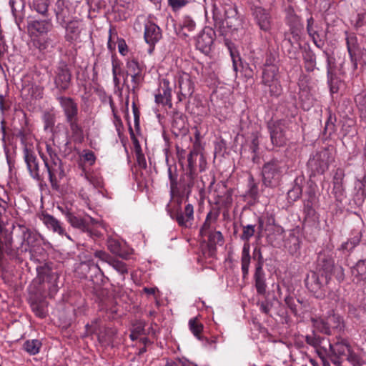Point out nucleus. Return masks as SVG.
<instances>
[{"label": "nucleus", "mask_w": 366, "mask_h": 366, "mask_svg": "<svg viewBox=\"0 0 366 366\" xmlns=\"http://www.w3.org/2000/svg\"><path fill=\"white\" fill-rule=\"evenodd\" d=\"M43 239L37 232L24 224H13L11 234L5 237V257L16 264H21L29 258L36 263L44 262L48 257L42 245Z\"/></svg>", "instance_id": "obj_1"}, {"label": "nucleus", "mask_w": 366, "mask_h": 366, "mask_svg": "<svg viewBox=\"0 0 366 366\" xmlns=\"http://www.w3.org/2000/svg\"><path fill=\"white\" fill-rule=\"evenodd\" d=\"M197 175V172L183 171L178 181V174L176 168L173 172L172 167H169L168 177L170 183V195L172 198L177 197L182 199L185 197L187 200L194 185ZM182 200L178 201V204H180Z\"/></svg>", "instance_id": "obj_2"}, {"label": "nucleus", "mask_w": 366, "mask_h": 366, "mask_svg": "<svg viewBox=\"0 0 366 366\" xmlns=\"http://www.w3.org/2000/svg\"><path fill=\"white\" fill-rule=\"evenodd\" d=\"M313 330L328 336L339 333L345 328L342 318L337 314L330 313L327 316L311 319Z\"/></svg>", "instance_id": "obj_3"}, {"label": "nucleus", "mask_w": 366, "mask_h": 366, "mask_svg": "<svg viewBox=\"0 0 366 366\" xmlns=\"http://www.w3.org/2000/svg\"><path fill=\"white\" fill-rule=\"evenodd\" d=\"M326 277L334 276L341 282L345 280L344 269L340 265H335L334 259L325 252H320L317 259L316 270Z\"/></svg>", "instance_id": "obj_4"}, {"label": "nucleus", "mask_w": 366, "mask_h": 366, "mask_svg": "<svg viewBox=\"0 0 366 366\" xmlns=\"http://www.w3.org/2000/svg\"><path fill=\"white\" fill-rule=\"evenodd\" d=\"M305 283L307 290L319 299H323L331 290L330 277H326L317 271H310L307 274Z\"/></svg>", "instance_id": "obj_5"}, {"label": "nucleus", "mask_w": 366, "mask_h": 366, "mask_svg": "<svg viewBox=\"0 0 366 366\" xmlns=\"http://www.w3.org/2000/svg\"><path fill=\"white\" fill-rule=\"evenodd\" d=\"M283 169L282 162L275 158L264 163L262 169L263 184L270 188L278 187L283 174Z\"/></svg>", "instance_id": "obj_6"}, {"label": "nucleus", "mask_w": 366, "mask_h": 366, "mask_svg": "<svg viewBox=\"0 0 366 366\" xmlns=\"http://www.w3.org/2000/svg\"><path fill=\"white\" fill-rule=\"evenodd\" d=\"M289 119L269 120L267 123V129L269 134L270 141L274 147H282L287 144L288 140L286 131L289 128Z\"/></svg>", "instance_id": "obj_7"}, {"label": "nucleus", "mask_w": 366, "mask_h": 366, "mask_svg": "<svg viewBox=\"0 0 366 366\" xmlns=\"http://www.w3.org/2000/svg\"><path fill=\"white\" fill-rule=\"evenodd\" d=\"M333 161L332 149L325 148L316 152L307 162V167L311 172L310 177L323 174Z\"/></svg>", "instance_id": "obj_8"}, {"label": "nucleus", "mask_w": 366, "mask_h": 366, "mask_svg": "<svg viewBox=\"0 0 366 366\" xmlns=\"http://www.w3.org/2000/svg\"><path fill=\"white\" fill-rule=\"evenodd\" d=\"M241 227L242 228V233L240 235V238L244 242L241 256V269L243 279H246L249 274V268L251 261L249 240L255 233L256 224L244 225L241 224Z\"/></svg>", "instance_id": "obj_9"}, {"label": "nucleus", "mask_w": 366, "mask_h": 366, "mask_svg": "<svg viewBox=\"0 0 366 366\" xmlns=\"http://www.w3.org/2000/svg\"><path fill=\"white\" fill-rule=\"evenodd\" d=\"M252 258L256 261L254 274V287L258 295H264L266 293L267 284L265 273L263 270L264 259L260 247H256L254 249Z\"/></svg>", "instance_id": "obj_10"}, {"label": "nucleus", "mask_w": 366, "mask_h": 366, "mask_svg": "<svg viewBox=\"0 0 366 366\" xmlns=\"http://www.w3.org/2000/svg\"><path fill=\"white\" fill-rule=\"evenodd\" d=\"M305 340L307 344L315 349L320 359L328 357L331 360L332 343L329 339L320 336L315 330H312V334L307 335Z\"/></svg>", "instance_id": "obj_11"}, {"label": "nucleus", "mask_w": 366, "mask_h": 366, "mask_svg": "<svg viewBox=\"0 0 366 366\" xmlns=\"http://www.w3.org/2000/svg\"><path fill=\"white\" fill-rule=\"evenodd\" d=\"M324 56L327 61V82L330 88L331 94H336L339 92L340 86L342 85V81L337 73L335 58L332 52L328 50H323Z\"/></svg>", "instance_id": "obj_12"}, {"label": "nucleus", "mask_w": 366, "mask_h": 366, "mask_svg": "<svg viewBox=\"0 0 366 366\" xmlns=\"http://www.w3.org/2000/svg\"><path fill=\"white\" fill-rule=\"evenodd\" d=\"M250 11L254 22L259 29L264 32H269L273 24L270 11L262 6L254 4L251 5Z\"/></svg>", "instance_id": "obj_13"}, {"label": "nucleus", "mask_w": 366, "mask_h": 366, "mask_svg": "<svg viewBox=\"0 0 366 366\" xmlns=\"http://www.w3.org/2000/svg\"><path fill=\"white\" fill-rule=\"evenodd\" d=\"M54 84L60 92H64L70 87L71 72L64 61H60L54 71Z\"/></svg>", "instance_id": "obj_14"}, {"label": "nucleus", "mask_w": 366, "mask_h": 366, "mask_svg": "<svg viewBox=\"0 0 366 366\" xmlns=\"http://www.w3.org/2000/svg\"><path fill=\"white\" fill-rule=\"evenodd\" d=\"M337 340L332 343L331 362L335 366H342V360L352 350L347 339L336 337Z\"/></svg>", "instance_id": "obj_15"}, {"label": "nucleus", "mask_w": 366, "mask_h": 366, "mask_svg": "<svg viewBox=\"0 0 366 366\" xmlns=\"http://www.w3.org/2000/svg\"><path fill=\"white\" fill-rule=\"evenodd\" d=\"M23 154L30 176L36 181H42L44 179V173H41L39 160L35 152L26 145L23 149Z\"/></svg>", "instance_id": "obj_16"}, {"label": "nucleus", "mask_w": 366, "mask_h": 366, "mask_svg": "<svg viewBox=\"0 0 366 366\" xmlns=\"http://www.w3.org/2000/svg\"><path fill=\"white\" fill-rule=\"evenodd\" d=\"M215 31L210 27H205L196 39V47L204 54H208L213 46Z\"/></svg>", "instance_id": "obj_17"}, {"label": "nucleus", "mask_w": 366, "mask_h": 366, "mask_svg": "<svg viewBox=\"0 0 366 366\" xmlns=\"http://www.w3.org/2000/svg\"><path fill=\"white\" fill-rule=\"evenodd\" d=\"M44 167L46 169L51 188L56 191L59 190V182L65 176L62 162L49 164L46 162Z\"/></svg>", "instance_id": "obj_18"}, {"label": "nucleus", "mask_w": 366, "mask_h": 366, "mask_svg": "<svg viewBox=\"0 0 366 366\" xmlns=\"http://www.w3.org/2000/svg\"><path fill=\"white\" fill-rule=\"evenodd\" d=\"M61 107L63 109L65 121L79 118L78 104L69 97L59 96L56 97Z\"/></svg>", "instance_id": "obj_19"}, {"label": "nucleus", "mask_w": 366, "mask_h": 366, "mask_svg": "<svg viewBox=\"0 0 366 366\" xmlns=\"http://www.w3.org/2000/svg\"><path fill=\"white\" fill-rule=\"evenodd\" d=\"M345 34L347 49L352 64L353 70H356L357 69L358 56L362 49L360 47L357 37L355 33H348L346 31Z\"/></svg>", "instance_id": "obj_20"}, {"label": "nucleus", "mask_w": 366, "mask_h": 366, "mask_svg": "<svg viewBox=\"0 0 366 366\" xmlns=\"http://www.w3.org/2000/svg\"><path fill=\"white\" fill-rule=\"evenodd\" d=\"M172 118V133L177 137L186 135L188 132L187 116L178 110H174Z\"/></svg>", "instance_id": "obj_21"}, {"label": "nucleus", "mask_w": 366, "mask_h": 366, "mask_svg": "<svg viewBox=\"0 0 366 366\" xmlns=\"http://www.w3.org/2000/svg\"><path fill=\"white\" fill-rule=\"evenodd\" d=\"M170 216L177 221L179 226L189 228L192 226L194 220V207L192 204L188 203L184 207V212L177 210Z\"/></svg>", "instance_id": "obj_22"}, {"label": "nucleus", "mask_w": 366, "mask_h": 366, "mask_svg": "<svg viewBox=\"0 0 366 366\" xmlns=\"http://www.w3.org/2000/svg\"><path fill=\"white\" fill-rule=\"evenodd\" d=\"M178 86L179 89L178 98L182 101V98L190 97L194 91V84L190 75L183 72L178 77Z\"/></svg>", "instance_id": "obj_23"}, {"label": "nucleus", "mask_w": 366, "mask_h": 366, "mask_svg": "<svg viewBox=\"0 0 366 366\" xmlns=\"http://www.w3.org/2000/svg\"><path fill=\"white\" fill-rule=\"evenodd\" d=\"M161 29L153 22L145 24L144 37L145 41L150 46L149 52L154 50V45L162 39Z\"/></svg>", "instance_id": "obj_24"}, {"label": "nucleus", "mask_w": 366, "mask_h": 366, "mask_svg": "<svg viewBox=\"0 0 366 366\" xmlns=\"http://www.w3.org/2000/svg\"><path fill=\"white\" fill-rule=\"evenodd\" d=\"M225 24L229 31H237L243 28L242 19L237 15L234 8H229L225 11V18L222 23Z\"/></svg>", "instance_id": "obj_25"}, {"label": "nucleus", "mask_w": 366, "mask_h": 366, "mask_svg": "<svg viewBox=\"0 0 366 366\" xmlns=\"http://www.w3.org/2000/svg\"><path fill=\"white\" fill-rule=\"evenodd\" d=\"M40 275H43V281L48 284V289L50 293H55L57 291V281L59 275L57 272H53L47 265L36 268Z\"/></svg>", "instance_id": "obj_26"}, {"label": "nucleus", "mask_w": 366, "mask_h": 366, "mask_svg": "<svg viewBox=\"0 0 366 366\" xmlns=\"http://www.w3.org/2000/svg\"><path fill=\"white\" fill-rule=\"evenodd\" d=\"M344 177L345 172L343 169L337 168L333 177L332 193L335 195L336 200L339 202H342L345 197V191L343 186Z\"/></svg>", "instance_id": "obj_27"}, {"label": "nucleus", "mask_w": 366, "mask_h": 366, "mask_svg": "<svg viewBox=\"0 0 366 366\" xmlns=\"http://www.w3.org/2000/svg\"><path fill=\"white\" fill-rule=\"evenodd\" d=\"M12 15L19 30L25 17V3L24 0H9Z\"/></svg>", "instance_id": "obj_28"}, {"label": "nucleus", "mask_w": 366, "mask_h": 366, "mask_svg": "<svg viewBox=\"0 0 366 366\" xmlns=\"http://www.w3.org/2000/svg\"><path fill=\"white\" fill-rule=\"evenodd\" d=\"M59 209L61 210V212L65 215L66 220L71 227L78 229L83 232L84 230L88 229L89 222H86V219L76 216L74 213L71 212L67 207L62 208L59 207Z\"/></svg>", "instance_id": "obj_29"}, {"label": "nucleus", "mask_w": 366, "mask_h": 366, "mask_svg": "<svg viewBox=\"0 0 366 366\" xmlns=\"http://www.w3.org/2000/svg\"><path fill=\"white\" fill-rule=\"evenodd\" d=\"M215 204L228 208L232 203V190L227 189L222 185L219 189L214 191Z\"/></svg>", "instance_id": "obj_30"}, {"label": "nucleus", "mask_w": 366, "mask_h": 366, "mask_svg": "<svg viewBox=\"0 0 366 366\" xmlns=\"http://www.w3.org/2000/svg\"><path fill=\"white\" fill-rule=\"evenodd\" d=\"M54 11L56 22L59 24L60 26H64L70 15L69 8L65 1L57 0L54 8Z\"/></svg>", "instance_id": "obj_31"}, {"label": "nucleus", "mask_w": 366, "mask_h": 366, "mask_svg": "<svg viewBox=\"0 0 366 366\" xmlns=\"http://www.w3.org/2000/svg\"><path fill=\"white\" fill-rule=\"evenodd\" d=\"M285 21L287 24L290 26L291 33L293 34H297L302 29L300 17L296 14L293 7L290 6L286 9Z\"/></svg>", "instance_id": "obj_32"}, {"label": "nucleus", "mask_w": 366, "mask_h": 366, "mask_svg": "<svg viewBox=\"0 0 366 366\" xmlns=\"http://www.w3.org/2000/svg\"><path fill=\"white\" fill-rule=\"evenodd\" d=\"M70 129L71 140L76 143H81L84 139L83 127L79 123V117L66 122Z\"/></svg>", "instance_id": "obj_33"}, {"label": "nucleus", "mask_w": 366, "mask_h": 366, "mask_svg": "<svg viewBox=\"0 0 366 366\" xmlns=\"http://www.w3.org/2000/svg\"><path fill=\"white\" fill-rule=\"evenodd\" d=\"M307 31L312 39L314 44L319 49H322L325 41L320 38V30L317 25H315V20L311 16L307 21Z\"/></svg>", "instance_id": "obj_34"}, {"label": "nucleus", "mask_w": 366, "mask_h": 366, "mask_svg": "<svg viewBox=\"0 0 366 366\" xmlns=\"http://www.w3.org/2000/svg\"><path fill=\"white\" fill-rule=\"evenodd\" d=\"M41 220L47 228L60 235H65L68 239H70V237L65 232L64 229L61 227L60 222L54 216L49 214H42Z\"/></svg>", "instance_id": "obj_35"}, {"label": "nucleus", "mask_w": 366, "mask_h": 366, "mask_svg": "<svg viewBox=\"0 0 366 366\" xmlns=\"http://www.w3.org/2000/svg\"><path fill=\"white\" fill-rule=\"evenodd\" d=\"M219 214L218 211L211 210L207 213L204 222L199 230V234L202 237H204L207 234L215 230L214 224L218 219Z\"/></svg>", "instance_id": "obj_36"}, {"label": "nucleus", "mask_w": 366, "mask_h": 366, "mask_svg": "<svg viewBox=\"0 0 366 366\" xmlns=\"http://www.w3.org/2000/svg\"><path fill=\"white\" fill-rule=\"evenodd\" d=\"M7 203L0 198V260L5 258L6 253L4 252L5 237L10 236L11 234V230L9 232L4 227L3 222L1 220L2 214L6 212Z\"/></svg>", "instance_id": "obj_37"}, {"label": "nucleus", "mask_w": 366, "mask_h": 366, "mask_svg": "<svg viewBox=\"0 0 366 366\" xmlns=\"http://www.w3.org/2000/svg\"><path fill=\"white\" fill-rule=\"evenodd\" d=\"M61 26L66 29L65 39L67 41L73 42L79 37L81 29L79 21L71 20L66 22L64 26Z\"/></svg>", "instance_id": "obj_38"}, {"label": "nucleus", "mask_w": 366, "mask_h": 366, "mask_svg": "<svg viewBox=\"0 0 366 366\" xmlns=\"http://www.w3.org/2000/svg\"><path fill=\"white\" fill-rule=\"evenodd\" d=\"M52 24L51 19L46 20H33L28 22L27 28L29 31H36L40 34H47L51 29Z\"/></svg>", "instance_id": "obj_39"}, {"label": "nucleus", "mask_w": 366, "mask_h": 366, "mask_svg": "<svg viewBox=\"0 0 366 366\" xmlns=\"http://www.w3.org/2000/svg\"><path fill=\"white\" fill-rule=\"evenodd\" d=\"M47 306V302L43 298H40L36 296L31 298L30 307L31 310L37 317L40 318H44L46 316Z\"/></svg>", "instance_id": "obj_40"}, {"label": "nucleus", "mask_w": 366, "mask_h": 366, "mask_svg": "<svg viewBox=\"0 0 366 366\" xmlns=\"http://www.w3.org/2000/svg\"><path fill=\"white\" fill-rule=\"evenodd\" d=\"M304 67L307 72L315 71L317 65L316 54L310 47L305 48L302 52Z\"/></svg>", "instance_id": "obj_41"}, {"label": "nucleus", "mask_w": 366, "mask_h": 366, "mask_svg": "<svg viewBox=\"0 0 366 366\" xmlns=\"http://www.w3.org/2000/svg\"><path fill=\"white\" fill-rule=\"evenodd\" d=\"M354 198L357 204H362L366 199V174L355 181Z\"/></svg>", "instance_id": "obj_42"}, {"label": "nucleus", "mask_w": 366, "mask_h": 366, "mask_svg": "<svg viewBox=\"0 0 366 366\" xmlns=\"http://www.w3.org/2000/svg\"><path fill=\"white\" fill-rule=\"evenodd\" d=\"M353 281L357 282L363 281L366 282V259H360L356 264L351 268Z\"/></svg>", "instance_id": "obj_43"}, {"label": "nucleus", "mask_w": 366, "mask_h": 366, "mask_svg": "<svg viewBox=\"0 0 366 366\" xmlns=\"http://www.w3.org/2000/svg\"><path fill=\"white\" fill-rule=\"evenodd\" d=\"M155 102L158 104L168 105L172 107V89L168 86L159 89L158 93L155 94Z\"/></svg>", "instance_id": "obj_44"}, {"label": "nucleus", "mask_w": 366, "mask_h": 366, "mask_svg": "<svg viewBox=\"0 0 366 366\" xmlns=\"http://www.w3.org/2000/svg\"><path fill=\"white\" fill-rule=\"evenodd\" d=\"M206 236L208 237L207 247L211 252L216 251L217 244L222 245L224 243V237L220 231L215 229L207 234Z\"/></svg>", "instance_id": "obj_45"}, {"label": "nucleus", "mask_w": 366, "mask_h": 366, "mask_svg": "<svg viewBox=\"0 0 366 366\" xmlns=\"http://www.w3.org/2000/svg\"><path fill=\"white\" fill-rule=\"evenodd\" d=\"M302 181V177H297L295 178L292 188L287 192V199L289 202H295L301 197L302 192L301 184Z\"/></svg>", "instance_id": "obj_46"}, {"label": "nucleus", "mask_w": 366, "mask_h": 366, "mask_svg": "<svg viewBox=\"0 0 366 366\" xmlns=\"http://www.w3.org/2000/svg\"><path fill=\"white\" fill-rule=\"evenodd\" d=\"M101 320L99 318H95L90 324L86 325V335L97 334L98 340L100 342H106L104 336L102 335V328L100 326Z\"/></svg>", "instance_id": "obj_47"}, {"label": "nucleus", "mask_w": 366, "mask_h": 366, "mask_svg": "<svg viewBox=\"0 0 366 366\" xmlns=\"http://www.w3.org/2000/svg\"><path fill=\"white\" fill-rule=\"evenodd\" d=\"M51 0H33L31 8L44 17H48L49 7Z\"/></svg>", "instance_id": "obj_48"}, {"label": "nucleus", "mask_w": 366, "mask_h": 366, "mask_svg": "<svg viewBox=\"0 0 366 366\" xmlns=\"http://www.w3.org/2000/svg\"><path fill=\"white\" fill-rule=\"evenodd\" d=\"M199 158L201 162H204V158L202 154H199V152L197 149H193L190 151L189 154L187 156V164L185 167L182 165L183 171L190 172H196V163L197 158Z\"/></svg>", "instance_id": "obj_49"}, {"label": "nucleus", "mask_w": 366, "mask_h": 366, "mask_svg": "<svg viewBox=\"0 0 366 366\" xmlns=\"http://www.w3.org/2000/svg\"><path fill=\"white\" fill-rule=\"evenodd\" d=\"M262 80H280L279 68L277 66H270L263 69Z\"/></svg>", "instance_id": "obj_50"}, {"label": "nucleus", "mask_w": 366, "mask_h": 366, "mask_svg": "<svg viewBox=\"0 0 366 366\" xmlns=\"http://www.w3.org/2000/svg\"><path fill=\"white\" fill-rule=\"evenodd\" d=\"M41 342L38 340H26L23 345L24 349L29 355H34L39 352Z\"/></svg>", "instance_id": "obj_51"}, {"label": "nucleus", "mask_w": 366, "mask_h": 366, "mask_svg": "<svg viewBox=\"0 0 366 366\" xmlns=\"http://www.w3.org/2000/svg\"><path fill=\"white\" fill-rule=\"evenodd\" d=\"M189 330L192 332V334L199 340H202L203 336L201 335V333L203 330L204 326L199 322L197 317L192 318L189 321Z\"/></svg>", "instance_id": "obj_52"}, {"label": "nucleus", "mask_w": 366, "mask_h": 366, "mask_svg": "<svg viewBox=\"0 0 366 366\" xmlns=\"http://www.w3.org/2000/svg\"><path fill=\"white\" fill-rule=\"evenodd\" d=\"M355 101L358 108L360 116L366 120V94H358L355 97Z\"/></svg>", "instance_id": "obj_53"}, {"label": "nucleus", "mask_w": 366, "mask_h": 366, "mask_svg": "<svg viewBox=\"0 0 366 366\" xmlns=\"http://www.w3.org/2000/svg\"><path fill=\"white\" fill-rule=\"evenodd\" d=\"M46 152L49 155V157H46L43 154H41V158L44 162V164L46 165V162L54 163L58 162H61V159L59 157L56 150L52 148V147L49 144H46Z\"/></svg>", "instance_id": "obj_54"}, {"label": "nucleus", "mask_w": 366, "mask_h": 366, "mask_svg": "<svg viewBox=\"0 0 366 366\" xmlns=\"http://www.w3.org/2000/svg\"><path fill=\"white\" fill-rule=\"evenodd\" d=\"M276 305H280V301L274 298L272 300H266L261 302L259 303V308L263 313L272 317V315L270 313V312L272 309H274V307H276Z\"/></svg>", "instance_id": "obj_55"}, {"label": "nucleus", "mask_w": 366, "mask_h": 366, "mask_svg": "<svg viewBox=\"0 0 366 366\" xmlns=\"http://www.w3.org/2000/svg\"><path fill=\"white\" fill-rule=\"evenodd\" d=\"M336 117L330 112L328 114L327 121L325 122L323 134L325 136L330 137L335 132Z\"/></svg>", "instance_id": "obj_56"}, {"label": "nucleus", "mask_w": 366, "mask_h": 366, "mask_svg": "<svg viewBox=\"0 0 366 366\" xmlns=\"http://www.w3.org/2000/svg\"><path fill=\"white\" fill-rule=\"evenodd\" d=\"M107 247L112 254L121 257H124V255L122 253L121 244L117 239L109 238L107 239Z\"/></svg>", "instance_id": "obj_57"}, {"label": "nucleus", "mask_w": 366, "mask_h": 366, "mask_svg": "<svg viewBox=\"0 0 366 366\" xmlns=\"http://www.w3.org/2000/svg\"><path fill=\"white\" fill-rule=\"evenodd\" d=\"M285 302L295 315H297L300 312L302 311V307H300V305H298L295 297L288 295L285 297Z\"/></svg>", "instance_id": "obj_58"}, {"label": "nucleus", "mask_w": 366, "mask_h": 366, "mask_svg": "<svg viewBox=\"0 0 366 366\" xmlns=\"http://www.w3.org/2000/svg\"><path fill=\"white\" fill-rule=\"evenodd\" d=\"M344 360L347 361L352 366H362L364 364L362 357L358 354L355 353L353 350Z\"/></svg>", "instance_id": "obj_59"}, {"label": "nucleus", "mask_w": 366, "mask_h": 366, "mask_svg": "<svg viewBox=\"0 0 366 366\" xmlns=\"http://www.w3.org/2000/svg\"><path fill=\"white\" fill-rule=\"evenodd\" d=\"M109 264L122 275L128 273L127 266L122 261L113 258Z\"/></svg>", "instance_id": "obj_60"}, {"label": "nucleus", "mask_w": 366, "mask_h": 366, "mask_svg": "<svg viewBox=\"0 0 366 366\" xmlns=\"http://www.w3.org/2000/svg\"><path fill=\"white\" fill-rule=\"evenodd\" d=\"M43 122L44 129H52L55 124V115L50 112H45L43 114Z\"/></svg>", "instance_id": "obj_61"}, {"label": "nucleus", "mask_w": 366, "mask_h": 366, "mask_svg": "<svg viewBox=\"0 0 366 366\" xmlns=\"http://www.w3.org/2000/svg\"><path fill=\"white\" fill-rule=\"evenodd\" d=\"M142 71V68L136 59L129 60L127 63V74L138 73Z\"/></svg>", "instance_id": "obj_62"}, {"label": "nucleus", "mask_w": 366, "mask_h": 366, "mask_svg": "<svg viewBox=\"0 0 366 366\" xmlns=\"http://www.w3.org/2000/svg\"><path fill=\"white\" fill-rule=\"evenodd\" d=\"M269 93L271 97H279L282 93V87L280 81H277L269 87Z\"/></svg>", "instance_id": "obj_63"}, {"label": "nucleus", "mask_w": 366, "mask_h": 366, "mask_svg": "<svg viewBox=\"0 0 366 366\" xmlns=\"http://www.w3.org/2000/svg\"><path fill=\"white\" fill-rule=\"evenodd\" d=\"M247 193V195L254 200L257 199L258 197V187L257 184L254 182L252 177H251L249 179V189Z\"/></svg>", "instance_id": "obj_64"}]
</instances>
